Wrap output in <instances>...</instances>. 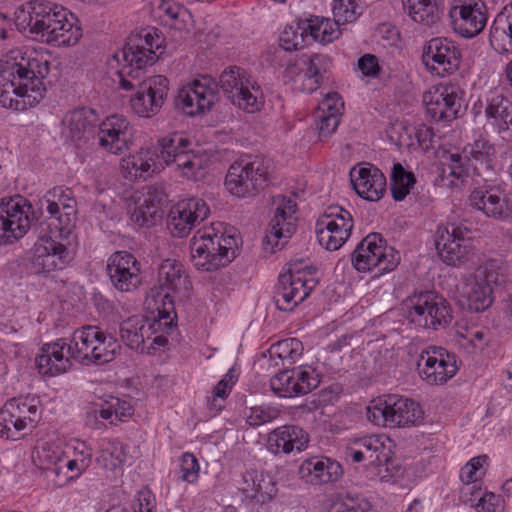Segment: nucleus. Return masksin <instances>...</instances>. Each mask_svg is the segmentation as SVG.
Instances as JSON below:
<instances>
[{"label":"nucleus","instance_id":"1","mask_svg":"<svg viewBox=\"0 0 512 512\" xmlns=\"http://www.w3.org/2000/svg\"><path fill=\"white\" fill-rule=\"evenodd\" d=\"M36 218L31 203L20 195L0 199V245L11 244L22 238L31 227L38 231L39 240L34 244L30 258L31 269L36 274H48L64 269L72 260L70 251L56 230L44 227Z\"/></svg>","mask_w":512,"mask_h":512},{"label":"nucleus","instance_id":"2","mask_svg":"<svg viewBox=\"0 0 512 512\" xmlns=\"http://www.w3.org/2000/svg\"><path fill=\"white\" fill-rule=\"evenodd\" d=\"M49 62L36 52L10 51L0 60V105L15 111L36 106L45 94Z\"/></svg>","mask_w":512,"mask_h":512},{"label":"nucleus","instance_id":"3","mask_svg":"<svg viewBox=\"0 0 512 512\" xmlns=\"http://www.w3.org/2000/svg\"><path fill=\"white\" fill-rule=\"evenodd\" d=\"M17 19L33 39L53 46H74L82 37L75 15L55 2L30 1Z\"/></svg>","mask_w":512,"mask_h":512},{"label":"nucleus","instance_id":"4","mask_svg":"<svg viewBox=\"0 0 512 512\" xmlns=\"http://www.w3.org/2000/svg\"><path fill=\"white\" fill-rule=\"evenodd\" d=\"M238 248L235 231L223 223H214L196 231L191 239V262L198 270L215 271L231 263Z\"/></svg>","mask_w":512,"mask_h":512},{"label":"nucleus","instance_id":"5","mask_svg":"<svg viewBox=\"0 0 512 512\" xmlns=\"http://www.w3.org/2000/svg\"><path fill=\"white\" fill-rule=\"evenodd\" d=\"M143 71L123 66L118 72L119 87L126 91L136 90L130 100L131 109L140 117L150 118L156 115L168 95V79L154 75L141 80Z\"/></svg>","mask_w":512,"mask_h":512},{"label":"nucleus","instance_id":"6","mask_svg":"<svg viewBox=\"0 0 512 512\" xmlns=\"http://www.w3.org/2000/svg\"><path fill=\"white\" fill-rule=\"evenodd\" d=\"M120 345L98 326L85 325L76 329L68 339V351L73 360L82 364L102 365L114 360Z\"/></svg>","mask_w":512,"mask_h":512},{"label":"nucleus","instance_id":"7","mask_svg":"<svg viewBox=\"0 0 512 512\" xmlns=\"http://www.w3.org/2000/svg\"><path fill=\"white\" fill-rule=\"evenodd\" d=\"M495 147L489 140L480 137L467 144L462 153H447L441 162L442 176H452L464 181L470 176L489 173L495 157Z\"/></svg>","mask_w":512,"mask_h":512},{"label":"nucleus","instance_id":"8","mask_svg":"<svg viewBox=\"0 0 512 512\" xmlns=\"http://www.w3.org/2000/svg\"><path fill=\"white\" fill-rule=\"evenodd\" d=\"M192 143L182 133L174 132L158 141L159 154L167 166L173 167L181 177L197 181L204 175L205 159L191 148Z\"/></svg>","mask_w":512,"mask_h":512},{"label":"nucleus","instance_id":"9","mask_svg":"<svg viewBox=\"0 0 512 512\" xmlns=\"http://www.w3.org/2000/svg\"><path fill=\"white\" fill-rule=\"evenodd\" d=\"M422 417L423 412L417 402L395 394L379 398L367 407L368 420L382 427H411L417 425Z\"/></svg>","mask_w":512,"mask_h":512},{"label":"nucleus","instance_id":"10","mask_svg":"<svg viewBox=\"0 0 512 512\" xmlns=\"http://www.w3.org/2000/svg\"><path fill=\"white\" fill-rule=\"evenodd\" d=\"M410 323L424 329L439 330L452 319L448 301L434 291L415 292L405 301Z\"/></svg>","mask_w":512,"mask_h":512},{"label":"nucleus","instance_id":"11","mask_svg":"<svg viewBox=\"0 0 512 512\" xmlns=\"http://www.w3.org/2000/svg\"><path fill=\"white\" fill-rule=\"evenodd\" d=\"M267 182V166L258 156L244 155L235 160L225 177L227 191L238 198L257 195Z\"/></svg>","mask_w":512,"mask_h":512},{"label":"nucleus","instance_id":"12","mask_svg":"<svg viewBox=\"0 0 512 512\" xmlns=\"http://www.w3.org/2000/svg\"><path fill=\"white\" fill-rule=\"evenodd\" d=\"M223 93L238 108L254 113L264 104V95L258 83L243 68L232 66L219 77Z\"/></svg>","mask_w":512,"mask_h":512},{"label":"nucleus","instance_id":"13","mask_svg":"<svg viewBox=\"0 0 512 512\" xmlns=\"http://www.w3.org/2000/svg\"><path fill=\"white\" fill-rule=\"evenodd\" d=\"M223 93L238 108L254 113L264 104V95L258 83L243 68L232 66L219 77Z\"/></svg>","mask_w":512,"mask_h":512},{"label":"nucleus","instance_id":"14","mask_svg":"<svg viewBox=\"0 0 512 512\" xmlns=\"http://www.w3.org/2000/svg\"><path fill=\"white\" fill-rule=\"evenodd\" d=\"M354 268L359 272H368L377 268L379 274L394 270L400 255L388 246L379 233L368 234L356 247L351 257Z\"/></svg>","mask_w":512,"mask_h":512},{"label":"nucleus","instance_id":"15","mask_svg":"<svg viewBox=\"0 0 512 512\" xmlns=\"http://www.w3.org/2000/svg\"><path fill=\"white\" fill-rule=\"evenodd\" d=\"M328 58L321 54L290 57L286 61L283 77L296 91L311 94L323 83Z\"/></svg>","mask_w":512,"mask_h":512},{"label":"nucleus","instance_id":"16","mask_svg":"<svg viewBox=\"0 0 512 512\" xmlns=\"http://www.w3.org/2000/svg\"><path fill=\"white\" fill-rule=\"evenodd\" d=\"M38 415L33 398L9 399L0 409V437L11 441L22 439L26 429L35 427Z\"/></svg>","mask_w":512,"mask_h":512},{"label":"nucleus","instance_id":"17","mask_svg":"<svg viewBox=\"0 0 512 512\" xmlns=\"http://www.w3.org/2000/svg\"><path fill=\"white\" fill-rule=\"evenodd\" d=\"M274 215L263 239L265 250L274 253L284 247L296 230V202L283 195L273 197Z\"/></svg>","mask_w":512,"mask_h":512},{"label":"nucleus","instance_id":"18","mask_svg":"<svg viewBox=\"0 0 512 512\" xmlns=\"http://www.w3.org/2000/svg\"><path fill=\"white\" fill-rule=\"evenodd\" d=\"M351 213L340 207L330 206L316 222L319 244L326 250H338L348 240L353 228Z\"/></svg>","mask_w":512,"mask_h":512},{"label":"nucleus","instance_id":"19","mask_svg":"<svg viewBox=\"0 0 512 512\" xmlns=\"http://www.w3.org/2000/svg\"><path fill=\"white\" fill-rule=\"evenodd\" d=\"M46 211L50 217L44 227L56 230L59 235H69L76 220V200L69 188L54 187L44 196Z\"/></svg>","mask_w":512,"mask_h":512},{"label":"nucleus","instance_id":"20","mask_svg":"<svg viewBox=\"0 0 512 512\" xmlns=\"http://www.w3.org/2000/svg\"><path fill=\"white\" fill-rule=\"evenodd\" d=\"M418 373L431 385H442L458 371L456 356L440 346H429L421 351L417 360Z\"/></svg>","mask_w":512,"mask_h":512},{"label":"nucleus","instance_id":"21","mask_svg":"<svg viewBox=\"0 0 512 512\" xmlns=\"http://www.w3.org/2000/svg\"><path fill=\"white\" fill-rule=\"evenodd\" d=\"M163 41L157 29H144L139 35L130 37L123 50L114 57L117 61L122 59L125 63L123 66L142 71L158 58L157 50L162 48Z\"/></svg>","mask_w":512,"mask_h":512},{"label":"nucleus","instance_id":"22","mask_svg":"<svg viewBox=\"0 0 512 512\" xmlns=\"http://www.w3.org/2000/svg\"><path fill=\"white\" fill-rule=\"evenodd\" d=\"M471 191L469 205L481 211L486 217L504 221L512 217V202L499 186L492 185L484 179L478 181Z\"/></svg>","mask_w":512,"mask_h":512},{"label":"nucleus","instance_id":"23","mask_svg":"<svg viewBox=\"0 0 512 512\" xmlns=\"http://www.w3.org/2000/svg\"><path fill=\"white\" fill-rule=\"evenodd\" d=\"M320 384V376L310 366L283 370L270 379V388L275 395L283 398L310 393Z\"/></svg>","mask_w":512,"mask_h":512},{"label":"nucleus","instance_id":"24","mask_svg":"<svg viewBox=\"0 0 512 512\" xmlns=\"http://www.w3.org/2000/svg\"><path fill=\"white\" fill-rule=\"evenodd\" d=\"M462 90L457 84L448 82L434 86L423 95V102L432 120L451 121L461 108Z\"/></svg>","mask_w":512,"mask_h":512},{"label":"nucleus","instance_id":"25","mask_svg":"<svg viewBox=\"0 0 512 512\" xmlns=\"http://www.w3.org/2000/svg\"><path fill=\"white\" fill-rule=\"evenodd\" d=\"M461 49L452 40L445 37L430 39L423 48L422 60L431 72L437 75L450 74L459 68Z\"/></svg>","mask_w":512,"mask_h":512},{"label":"nucleus","instance_id":"26","mask_svg":"<svg viewBox=\"0 0 512 512\" xmlns=\"http://www.w3.org/2000/svg\"><path fill=\"white\" fill-rule=\"evenodd\" d=\"M469 230L463 225L455 223L438 226L434 244L442 261L447 265L457 266L462 263L468 253L466 240Z\"/></svg>","mask_w":512,"mask_h":512},{"label":"nucleus","instance_id":"27","mask_svg":"<svg viewBox=\"0 0 512 512\" xmlns=\"http://www.w3.org/2000/svg\"><path fill=\"white\" fill-rule=\"evenodd\" d=\"M449 17L455 32L465 38H472L486 26V6L482 0H454Z\"/></svg>","mask_w":512,"mask_h":512},{"label":"nucleus","instance_id":"28","mask_svg":"<svg viewBox=\"0 0 512 512\" xmlns=\"http://www.w3.org/2000/svg\"><path fill=\"white\" fill-rule=\"evenodd\" d=\"M216 99L215 82L208 77H201L182 87L175 103L188 116H195L210 110Z\"/></svg>","mask_w":512,"mask_h":512},{"label":"nucleus","instance_id":"29","mask_svg":"<svg viewBox=\"0 0 512 512\" xmlns=\"http://www.w3.org/2000/svg\"><path fill=\"white\" fill-rule=\"evenodd\" d=\"M209 213L210 209L203 199H184L170 210L167 228L174 237H186L196 224L208 217Z\"/></svg>","mask_w":512,"mask_h":512},{"label":"nucleus","instance_id":"30","mask_svg":"<svg viewBox=\"0 0 512 512\" xmlns=\"http://www.w3.org/2000/svg\"><path fill=\"white\" fill-rule=\"evenodd\" d=\"M389 441L381 435H368L354 438L348 444L345 457L353 463L365 462L371 466L385 465L390 459V448L386 446Z\"/></svg>","mask_w":512,"mask_h":512},{"label":"nucleus","instance_id":"31","mask_svg":"<svg viewBox=\"0 0 512 512\" xmlns=\"http://www.w3.org/2000/svg\"><path fill=\"white\" fill-rule=\"evenodd\" d=\"M99 145L107 152L115 155L124 153L133 137V127L122 115L107 117L97 126Z\"/></svg>","mask_w":512,"mask_h":512},{"label":"nucleus","instance_id":"32","mask_svg":"<svg viewBox=\"0 0 512 512\" xmlns=\"http://www.w3.org/2000/svg\"><path fill=\"white\" fill-rule=\"evenodd\" d=\"M107 273L113 286L122 292H130L141 283L140 263L127 251H117L109 257Z\"/></svg>","mask_w":512,"mask_h":512},{"label":"nucleus","instance_id":"33","mask_svg":"<svg viewBox=\"0 0 512 512\" xmlns=\"http://www.w3.org/2000/svg\"><path fill=\"white\" fill-rule=\"evenodd\" d=\"M69 352L66 338L44 344L35 359L38 372L47 377L66 373L72 367L73 358Z\"/></svg>","mask_w":512,"mask_h":512},{"label":"nucleus","instance_id":"34","mask_svg":"<svg viewBox=\"0 0 512 512\" xmlns=\"http://www.w3.org/2000/svg\"><path fill=\"white\" fill-rule=\"evenodd\" d=\"M98 115L90 108L75 109L66 113L62 120L61 135L66 142L85 143L96 133Z\"/></svg>","mask_w":512,"mask_h":512},{"label":"nucleus","instance_id":"35","mask_svg":"<svg viewBox=\"0 0 512 512\" xmlns=\"http://www.w3.org/2000/svg\"><path fill=\"white\" fill-rule=\"evenodd\" d=\"M307 298L305 281L300 279V270L290 265L288 272L280 274L274 291V303L280 311H292Z\"/></svg>","mask_w":512,"mask_h":512},{"label":"nucleus","instance_id":"36","mask_svg":"<svg viewBox=\"0 0 512 512\" xmlns=\"http://www.w3.org/2000/svg\"><path fill=\"white\" fill-rule=\"evenodd\" d=\"M351 184L355 192L368 201L380 200L386 192V177L374 165L366 164L350 172Z\"/></svg>","mask_w":512,"mask_h":512},{"label":"nucleus","instance_id":"37","mask_svg":"<svg viewBox=\"0 0 512 512\" xmlns=\"http://www.w3.org/2000/svg\"><path fill=\"white\" fill-rule=\"evenodd\" d=\"M309 442L308 433L297 425L277 427L268 435L267 447L274 454L301 452Z\"/></svg>","mask_w":512,"mask_h":512},{"label":"nucleus","instance_id":"38","mask_svg":"<svg viewBox=\"0 0 512 512\" xmlns=\"http://www.w3.org/2000/svg\"><path fill=\"white\" fill-rule=\"evenodd\" d=\"M239 490L247 500L259 504L269 503L277 494L273 477L256 470L243 473Z\"/></svg>","mask_w":512,"mask_h":512},{"label":"nucleus","instance_id":"39","mask_svg":"<svg viewBox=\"0 0 512 512\" xmlns=\"http://www.w3.org/2000/svg\"><path fill=\"white\" fill-rule=\"evenodd\" d=\"M299 476L305 482L320 485L336 482L343 474L339 462L327 457H312L304 460L299 467Z\"/></svg>","mask_w":512,"mask_h":512},{"label":"nucleus","instance_id":"40","mask_svg":"<svg viewBox=\"0 0 512 512\" xmlns=\"http://www.w3.org/2000/svg\"><path fill=\"white\" fill-rule=\"evenodd\" d=\"M485 117L498 133L512 127V101L497 90L485 95Z\"/></svg>","mask_w":512,"mask_h":512},{"label":"nucleus","instance_id":"41","mask_svg":"<svg viewBox=\"0 0 512 512\" xmlns=\"http://www.w3.org/2000/svg\"><path fill=\"white\" fill-rule=\"evenodd\" d=\"M343 102L338 93H328L316 113V126L320 137H328L337 129Z\"/></svg>","mask_w":512,"mask_h":512},{"label":"nucleus","instance_id":"42","mask_svg":"<svg viewBox=\"0 0 512 512\" xmlns=\"http://www.w3.org/2000/svg\"><path fill=\"white\" fill-rule=\"evenodd\" d=\"M157 153L150 149H141L137 154L122 159L121 168L129 180L146 179L157 169Z\"/></svg>","mask_w":512,"mask_h":512},{"label":"nucleus","instance_id":"43","mask_svg":"<svg viewBox=\"0 0 512 512\" xmlns=\"http://www.w3.org/2000/svg\"><path fill=\"white\" fill-rule=\"evenodd\" d=\"M151 325L141 316L130 317L120 323L119 334L123 343L132 350L144 352L145 341L150 338Z\"/></svg>","mask_w":512,"mask_h":512},{"label":"nucleus","instance_id":"44","mask_svg":"<svg viewBox=\"0 0 512 512\" xmlns=\"http://www.w3.org/2000/svg\"><path fill=\"white\" fill-rule=\"evenodd\" d=\"M93 412L95 417L107 421L110 425H117L133 415L134 407L130 400L108 396L95 404Z\"/></svg>","mask_w":512,"mask_h":512},{"label":"nucleus","instance_id":"45","mask_svg":"<svg viewBox=\"0 0 512 512\" xmlns=\"http://www.w3.org/2000/svg\"><path fill=\"white\" fill-rule=\"evenodd\" d=\"M302 29L307 39L320 43H331L341 34L338 21L315 15L302 18Z\"/></svg>","mask_w":512,"mask_h":512},{"label":"nucleus","instance_id":"46","mask_svg":"<svg viewBox=\"0 0 512 512\" xmlns=\"http://www.w3.org/2000/svg\"><path fill=\"white\" fill-rule=\"evenodd\" d=\"M164 194L157 188H149L148 192L139 199L131 212V220L139 226H151L159 212Z\"/></svg>","mask_w":512,"mask_h":512},{"label":"nucleus","instance_id":"47","mask_svg":"<svg viewBox=\"0 0 512 512\" xmlns=\"http://www.w3.org/2000/svg\"><path fill=\"white\" fill-rule=\"evenodd\" d=\"M492 48L500 54L512 53V13L500 12L489 33Z\"/></svg>","mask_w":512,"mask_h":512},{"label":"nucleus","instance_id":"48","mask_svg":"<svg viewBox=\"0 0 512 512\" xmlns=\"http://www.w3.org/2000/svg\"><path fill=\"white\" fill-rule=\"evenodd\" d=\"M402 4L410 19L424 27H431L440 20L436 0H402Z\"/></svg>","mask_w":512,"mask_h":512},{"label":"nucleus","instance_id":"49","mask_svg":"<svg viewBox=\"0 0 512 512\" xmlns=\"http://www.w3.org/2000/svg\"><path fill=\"white\" fill-rule=\"evenodd\" d=\"M126 449L118 440L101 439L99 441L96 463L106 470L122 467L126 460Z\"/></svg>","mask_w":512,"mask_h":512},{"label":"nucleus","instance_id":"50","mask_svg":"<svg viewBox=\"0 0 512 512\" xmlns=\"http://www.w3.org/2000/svg\"><path fill=\"white\" fill-rule=\"evenodd\" d=\"M464 293L468 302L469 310L482 312L489 308L493 302L492 287L484 282L481 277H474L465 284Z\"/></svg>","mask_w":512,"mask_h":512},{"label":"nucleus","instance_id":"51","mask_svg":"<svg viewBox=\"0 0 512 512\" xmlns=\"http://www.w3.org/2000/svg\"><path fill=\"white\" fill-rule=\"evenodd\" d=\"M158 279L162 286L173 292H178L182 287L187 288L188 284L183 265L173 259H166L161 263Z\"/></svg>","mask_w":512,"mask_h":512},{"label":"nucleus","instance_id":"52","mask_svg":"<svg viewBox=\"0 0 512 512\" xmlns=\"http://www.w3.org/2000/svg\"><path fill=\"white\" fill-rule=\"evenodd\" d=\"M391 194L395 201H402L416 183L415 175L407 171L401 163H394L391 175Z\"/></svg>","mask_w":512,"mask_h":512},{"label":"nucleus","instance_id":"53","mask_svg":"<svg viewBox=\"0 0 512 512\" xmlns=\"http://www.w3.org/2000/svg\"><path fill=\"white\" fill-rule=\"evenodd\" d=\"M279 41L285 51L303 48L307 44V37L302 29V18L298 19L295 24L287 25L281 32Z\"/></svg>","mask_w":512,"mask_h":512},{"label":"nucleus","instance_id":"54","mask_svg":"<svg viewBox=\"0 0 512 512\" xmlns=\"http://www.w3.org/2000/svg\"><path fill=\"white\" fill-rule=\"evenodd\" d=\"M62 456V450L58 448L52 449L48 445H43L40 449L37 450L39 467L43 470H46L48 473L53 474L57 478L62 476Z\"/></svg>","mask_w":512,"mask_h":512},{"label":"nucleus","instance_id":"55","mask_svg":"<svg viewBox=\"0 0 512 512\" xmlns=\"http://www.w3.org/2000/svg\"><path fill=\"white\" fill-rule=\"evenodd\" d=\"M280 415V409L276 405L262 404L249 408L246 413V422L248 425L258 427L267 424Z\"/></svg>","mask_w":512,"mask_h":512},{"label":"nucleus","instance_id":"56","mask_svg":"<svg viewBox=\"0 0 512 512\" xmlns=\"http://www.w3.org/2000/svg\"><path fill=\"white\" fill-rule=\"evenodd\" d=\"M505 266L500 260L490 259L479 268L475 277H481L489 286L501 285L506 280Z\"/></svg>","mask_w":512,"mask_h":512},{"label":"nucleus","instance_id":"57","mask_svg":"<svg viewBox=\"0 0 512 512\" xmlns=\"http://www.w3.org/2000/svg\"><path fill=\"white\" fill-rule=\"evenodd\" d=\"M62 475L63 478L59 481V486H63L77 478H79L84 471L88 469L84 463L79 462L76 459L67 457V454L63 453L61 459Z\"/></svg>","mask_w":512,"mask_h":512},{"label":"nucleus","instance_id":"58","mask_svg":"<svg viewBox=\"0 0 512 512\" xmlns=\"http://www.w3.org/2000/svg\"><path fill=\"white\" fill-rule=\"evenodd\" d=\"M63 453L67 454V457L78 460L84 463L89 468L92 462L93 449L87 444V442L75 439L71 441Z\"/></svg>","mask_w":512,"mask_h":512},{"label":"nucleus","instance_id":"59","mask_svg":"<svg viewBox=\"0 0 512 512\" xmlns=\"http://www.w3.org/2000/svg\"><path fill=\"white\" fill-rule=\"evenodd\" d=\"M200 466L192 453H184L180 459L179 479L188 483H195L199 477Z\"/></svg>","mask_w":512,"mask_h":512},{"label":"nucleus","instance_id":"60","mask_svg":"<svg viewBox=\"0 0 512 512\" xmlns=\"http://www.w3.org/2000/svg\"><path fill=\"white\" fill-rule=\"evenodd\" d=\"M332 9L338 23L341 20L346 23L352 22L360 14L358 0H334Z\"/></svg>","mask_w":512,"mask_h":512},{"label":"nucleus","instance_id":"61","mask_svg":"<svg viewBox=\"0 0 512 512\" xmlns=\"http://www.w3.org/2000/svg\"><path fill=\"white\" fill-rule=\"evenodd\" d=\"M487 460V455L473 457L469 460L460 470L459 477L461 481L465 484L476 482L480 478L478 472Z\"/></svg>","mask_w":512,"mask_h":512},{"label":"nucleus","instance_id":"62","mask_svg":"<svg viewBox=\"0 0 512 512\" xmlns=\"http://www.w3.org/2000/svg\"><path fill=\"white\" fill-rule=\"evenodd\" d=\"M370 502L360 495L347 494L341 503L337 512H369Z\"/></svg>","mask_w":512,"mask_h":512},{"label":"nucleus","instance_id":"63","mask_svg":"<svg viewBox=\"0 0 512 512\" xmlns=\"http://www.w3.org/2000/svg\"><path fill=\"white\" fill-rule=\"evenodd\" d=\"M156 498L149 489H142L138 492L133 512H155Z\"/></svg>","mask_w":512,"mask_h":512},{"label":"nucleus","instance_id":"64","mask_svg":"<svg viewBox=\"0 0 512 512\" xmlns=\"http://www.w3.org/2000/svg\"><path fill=\"white\" fill-rule=\"evenodd\" d=\"M161 16L176 20L186 14V9L174 0H161L158 5Z\"/></svg>","mask_w":512,"mask_h":512}]
</instances>
